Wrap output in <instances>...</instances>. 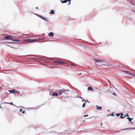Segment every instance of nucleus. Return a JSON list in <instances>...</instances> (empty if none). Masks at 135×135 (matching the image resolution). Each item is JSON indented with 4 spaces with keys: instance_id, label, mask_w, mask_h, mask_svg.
Wrapping results in <instances>:
<instances>
[{
    "instance_id": "nucleus-1",
    "label": "nucleus",
    "mask_w": 135,
    "mask_h": 135,
    "mask_svg": "<svg viewBox=\"0 0 135 135\" xmlns=\"http://www.w3.org/2000/svg\"><path fill=\"white\" fill-rule=\"evenodd\" d=\"M68 92V90H61L59 91L58 93L60 95H61L62 94L64 95L67 94Z\"/></svg>"
},
{
    "instance_id": "nucleus-2",
    "label": "nucleus",
    "mask_w": 135,
    "mask_h": 135,
    "mask_svg": "<svg viewBox=\"0 0 135 135\" xmlns=\"http://www.w3.org/2000/svg\"><path fill=\"white\" fill-rule=\"evenodd\" d=\"M104 61L103 60L101 59H96L95 60V63H98L97 65H98L101 66L103 65L102 62Z\"/></svg>"
},
{
    "instance_id": "nucleus-3",
    "label": "nucleus",
    "mask_w": 135,
    "mask_h": 135,
    "mask_svg": "<svg viewBox=\"0 0 135 135\" xmlns=\"http://www.w3.org/2000/svg\"><path fill=\"white\" fill-rule=\"evenodd\" d=\"M10 92L11 93H13V94H15L16 93H17L18 94H20V92L18 91H17L16 90L13 89L12 90H11L10 91Z\"/></svg>"
},
{
    "instance_id": "nucleus-4",
    "label": "nucleus",
    "mask_w": 135,
    "mask_h": 135,
    "mask_svg": "<svg viewBox=\"0 0 135 135\" xmlns=\"http://www.w3.org/2000/svg\"><path fill=\"white\" fill-rule=\"evenodd\" d=\"M5 38L7 40H12L13 41V38L12 37H11V36L10 35H7L5 37Z\"/></svg>"
},
{
    "instance_id": "nucleus-5",
    "label": "nucleus",
    "mask_w": 135,
    "mask_h": 135,
    "mask_svg": "<svg viewBox=\"0 0 135 135\" xmlns=\"http://www.w3.org/2000/svg\"><path fill=\"white\" fill-rule=\"evenodd\" d=\"M61 2L62 3H66L67 2H68V5L70 4V1L71 0H60Z\"/></svg>"
},
{
    "instance_id": "nucleus-6",
    "label": "nucleus",
    "mask_w": 135,
    "mask_h": 135,
    "mask_svg": "<svg viewBox=\"0 0 135 135\" xmlns=\"http://www.w3.org/2000/svg\"><path fill=\"white\" fill-rule=\"evenodd\" d=\"M13 41L16 42V43L22 44V41L19 40H13Z\"/></svg>"
},
{
    "instance_id": "nucleus-7",
    "label": "nucleus",
    "mask_w": 135,
    "mask_h": 135,
    "mask_svg": "<svg viewBox=\"0 0 135 135\" xmlns=\"http://www.w3.org/2000/svg\"><path fill=\"white\" fill-rule=\"evenodd\" d=\"M41 40L38 39H31L32 41L31 42H37L39 41H40Z\"/></svg>"
},
{
    "instance_id": "nucleus-8",
    "label": "nucleus",
    "mask_w": 135,
    "mask_h": 135,
    "mask_svg": "<svg viewBox=\"0 0 135 135\" xmlns=\"http://www.w3.org/2000/svg\"><path fill=\"white\" fill-rule=\"evenodd\" d=\"M54 35V33L52 32H50L49 33L48 35L49 36L51 37H52Z\"/></svg>"
},
{
    "instance_id": "nucleus-9",
    "label": "nucleus",
    "mask_w": 135,
    "mask_h": 135,
    "mask_svg": "<svg viewBox=\"0 0 135 135\" xmlns=\"http://www.w3.org/2000/svg\"><path fill=\"white\" fill-rule=\"evenodd\" d=\"M31 39H25V41L26 42H31Z\"/></svg>"
},
{
    "instance_id": "nucleus-10",
    "label": "nucleus",
    "mask_w": 135,
    "mask_h": 135,
    "mask_svg": "<svg viewBox=\"0 0 135 135\" xmlns=\"http://www.w3.org/2000/svg\"><path fill=\"white\" fill-rule=\"evenodd\" d=\"M120 114L121 115V116L120 117V118H124L125 117H126V115H124V117H123L124 115L122 113H120Z\"/></svg>"
},
{
    "instance_id": "nucleus-11",
    "label": "nucleus",
    "mask_w": 135,
    "mask_h": 135,
    "mask_svg": "<svg viewBox=\"0 0 135 135\" xmlns=\"http://www.w3.org/2000/svg\"><path fill=\"white\" fill-rule=\"evenodd\" d=\"M53 96H58V94L57 93H53L52 94Z\"/></svg>"
},
{
    "instance_id": "nucleus-12",
    "label": "nucleus",
    "mask_w": 135,
    "mask_h": 135,
    "mask_svg": "<svg viewBox=\"0 0 135 135\" xmlns=\"http://www.w3.org/2000/svg\"><path fill=\"white\" fill-rule=\"evenodd\" d=\"M88 90H92L93 89L90 86L88 88Z\"/></svg>"
},
{
    "instance_id": "nucleus-13",
    "label": "nucleus",
    "mask_w": 135,
    "mask_h": 135,
    "mask_svg": "<svg viewBox=\"0 0 135 135\" xmlns=\"http://www.w3.org/2000/svg\"><path fill=\"white\" fill-rule=\"evenodd\" d=\"M135 129V128H127L124 129V130H127V129Z\"/></svg>"
},
{
    "instance_id": "nucleus-14",
    "label": "nucleus",
    "mask_w": 135,
    "mask_h": 135,
    "mask_svg": "<svg viewBox=\"0 0 135 135\" xmlns=\"http://www.w3.org/2000/svg\"><path fill=\"white\" fill-rule=\"evenodd\" d=\"M96 107H97V109H99L100 110L101 109V108H102V107H98V106H97Z\"/></svg>"
},
{
    "instance_id": "nucleus-15",
    "label": "nucleus",
    "mask_w": 135,
    "mask_h": 135,
    "mask_svg": "<svg viewBox=\"0 0 135 135\" xmlns=\"http://www.w3.org/2000/svg\"><path fill=\"white\" fill-rule=\"evenodd\" d=\"M58 64H59L61 65H63L64 64L63 62L60 61H59L58 63Z\"/></svg>"
},
{
    "instance_id": "nucleus-16",
    "label": "nucleus",
    "mask_w": 135,
    "mask_h": 135,
    "mask_svg": "<svg viewBox=\"0 0 135 135\" xmlns=\"http://www.w3.org/2000/svg\"><path fill=\"white\" fill-rule=\"evenodd\" d=\"M20 112H22V113H25V110H22V109H20Z\"/></svg>"
},
{
    "instance_id": "nucleus-17",
    "label": "nucleus",
    "mask_w": 135,
    "mask_h": 135,
    "mask_svg": "<svg viewBox=\"0 0 135 135\" xmlns=\"http://www.w3.org/2000/svg\"><path fill=\"white\" fill-rule=\"evenodd\" d=\"M86 100H85V102L83 104V106H82V107H84L85 106V104L86 103Z\"/></svg>"
},
{
    "instance_id": "nucleus-18",
    "label": "nucleus",
    "mask_w": 135,
    "mask_h": 135,
    "mask_svg": "<svg viewBox=\"0 0 135 135\" xmlns=\"http://www.w3.org/2000/svg\"><path fill=\"white\" fill-rule=\"evenodd\" d=\"M127 119H128V120H129V121H130V122H131V121L133 119H131V118H129V117H128V118H127Z\"/></svg>"
},
{
    "instance_id": "nucleus-19",
    "label": "nucleus",
    "mask_w": 135,
    "mask_h": 135,
    "mask_svg": "<svg viewBox=\"0 0 135 135\" xmlns=\"http://www.w3.org/2000/svg\"><path fill=\"white\" fill-rule=\"evenodd\" d=\"M51 12L50 13L51 14H53L54 13V11H52V10H51Z\"/></svg>"
},
{
    "instance_id": "nucleus-20",
    "label": "nucleus",
    "mask_w": 135,
    "mask_h": 135,
    "mask_svg": "<svg viewBox=\"0 0 135 135\" xmlns=\"http://www.w3.org/2000/svg\"><path fill=\"white\" fill-rule=\"evenodd\" d=\"M59 62V61H54V62L55 63H58Z\"/></svg>"
},
{
    "instance_id": "nucleus-21",
    "label": "nucleus",
    "mask_w": 135,
    "mask_h": 135,
    "mask_svg": "<svg viewBox=\"0 0 135 135\" xmlns=\"http://www.w3.org/2000/svg\"><path fill=\"white\" fill-rule=\"evenodd\" d=\"M116 114L117 116H119L120 115V113Z\"/></svg>"
},
{
    "instance_id": "nucleus-22",
    "label": "nucleus",
    "mask_w": 135,
    "mask_h": 135,
    "mask_svg": "<svg viewBox=\"0 0 135 135\" xmlns=\"http://www.w3.org/2000/svg\"><path fill=\"white\" fill-rule=\"evenodd\" d=\"M38 16H39V17H40V18H42V19L43 18H42V16H41V15H39Z\"/></svg>"
},
{
    "instance_id": "nucleus-23",
    "label": "nucleus",
    "mask_w": 135,
    "mask_h": 135,
    "mask_svg": "<svg viewBox=\"0 0 135 135\" xmlns=\"http://www.w3.org/2000/svg\"><path fill=\"white\" fill-rule=\"evenodd\" d=\"M7 103L9 104H11V105H13V103H12V102L11 103Z\"/></svg>"
},
{
    "instance_id": "nucleus-24",
    "label": "nucleus",
    "mask_w": 135,
    "mask_h": 135,
    "mask_svg": "<svg viewBox=\"0 0 135 135\" xmlns=\"http://www.w3.org/2000/svg\"><path fill=\"white\" fill-rule=\"evenodd\" d=\"M126 116L128 117L129 116V115H128V113L126 115Z\"/></svg>"
},
{
    "instance_id": "nucleus-25",
    "label": "nucleus",
    "mask_w": 135,
    "mask_h": 135,
    "mask_svg": "<svg viewBox=\"0 0 135 135\" xmlns=\"http://www.w3.org/2000/svg\"><path fill=\"white\" fill-rule=\"evenodd\" d=\"M108 44V43L107 42H105V46L106 45H107Z\"/></svg>"
},
{
    "instance_id": "nucleus-26",
    "label": "nucleus",
    "mask_w": 135,
    "mask_h": 135,
    "mask_svg": "<svg viewBox=\"0 0 135 135\" xmlns=\"http://www.w3.org/2000/svg\"><path fill=\"white\" fill-rule=\"evenodd\" d=\"M88 115L86 114L85 115H84V117H86V116H88Z\"/></svg>"
},
{
    "instance_id": "nucleus-27",
    "label": "nucleus",
    "mask_w": 135,
    "mask_h": 135,
    "mask_svg": "<svg viewBox=\"0 0 135 135\" xmlns=\"http://www.w3.org/2000/svg\"><path fill=\"white\" fill-rule=\"evenodd\" d=\"M111 115L112 116H114V114H111Z\"/></svg>"
},
{
    "instance_id": "nucleus-28",
    "label": "nucleus",
    "mask_w": 135,
    "mask_h": 135,
    "mask_svg": "<svg viewBox=\"0 0 135 135\" xmlns=\"http://www.w3.org/2000/svg\"><path fill=\"white\" fill-rule=\"evenodd\" d=\"M127 73H128V74H129V73H130V72H129V71H127Z\"/></svg>"
},
{
    "instance_id": "nucleus-29",
    "label": "nucleus",
    "mask_w": 135,
    "mask_h": 135,
    "mask_svg": "<svg viewBox=\"0 0 135 135\" xmlns=\"http://www.w3.org/2000/svg\"><path fill=\"white\" fill-rule=\"evenodd\" d=\"M84 101V100L83 99V100H82V102H83Z\"/></svg>"
},
{
    "instance_id": "nucleus-30",
    "label": "nucleus",
    "mask_w": 135,
    "mask_h": 135,
    "mask_svg": "<svg viewBox=\"0 0 135 135\" xmlns=\"http://www.w3.org/2000/svg\"><path fill=\"white\" fill-rule=\"evenodd\" d=\"M100 125H101V126H102V123H101Z\"/></svg>"
},
{
    "instance_id": "nucleus-31",
    "label": "nucleus",
    "mask_w": 135,
    "mask_h": 135,
    "mask_svg": "<svg viewBox=\"0 0 135 135\" xmlns=\"http://www.w3.org/2000/svg\"><path fill=\"white\" fill-rule=\"evenodd\" d=\"M55 59H52V60H55Z\"/></svg>"
},
{
    "instance_id": "nucleus-32",
    "label": "nucleus",
    "mask_w": 135,
    "mask_h": 135,
    "mask_svg": "<svg viewBox=\"0 0 135 135\" xmlns=\"http://www.w3.org/2000/svg\"><path fill=\"white\" fill-rule=\"evenodd\" d=\"M86 100V102H88V100Z\"/></svg>"
},
{
    "instance_id": "nucleus-33",
    "label": "nucleus",
    "mask_w": 135,
    "mask_h": 135,
    "mask_svg": "<svg viewBox=\"0 0 135 135\" xmlns=\"http://www.w3.org/2000/svg\"><path fill=\"white\" fill-rule=\"evenodd\" d=\"M37 8H38V7H37L36 8V9H37Z\"/></svg>"
},
{
    "instance_id": "nucleus-34",
    "label": "nucleus",
    "mask_w": 135,
    "mask_h": 135,
    "mask_svg": "<svg viewBox=\"0 0 135 135\" xmlns=\"http://www.w3.org/2000/svg\"><path fill=\"white\" fill-rule=\"evenodd\" d=\"M1 107H0V108H1Z\"/></svg>"
}]
</instances>
